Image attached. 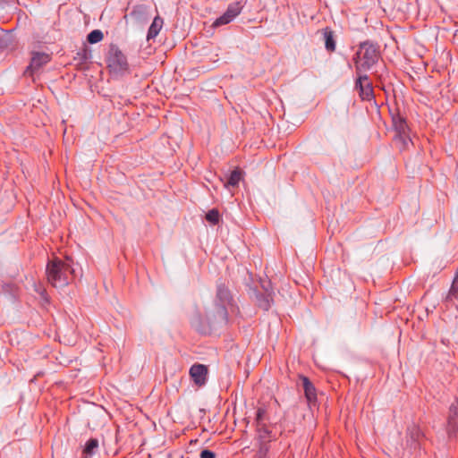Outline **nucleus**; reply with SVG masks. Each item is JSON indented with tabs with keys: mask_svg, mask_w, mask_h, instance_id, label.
<instances>
[{
	"mask_svg": "<svg viewBox=\"0 0 458 458\" xmlns=\"http://www.w3.org/2000/svg\"><path fill=\"white\" fill-rule=\"evenodd\" d=\"M256 301L259 308L264 310H268L273 302V293L266 290V293H259L256 294Z\"/></svg>",
	"mask_w": 458,
	"mask_h": 458,
	"instance_id": "obj_12",
	"label": "nucleus"
},
{
	"mask_svg": "<svg viewBox=\"0 0 458 458\" xmlns=\"http://www.w3.org/2000/svg\"><path fill=\"white\" fill-rule=\"evenodd\" d=\"M90 56V52L86 47H83L77 52L74 59L78 60L81 64H82L85 63L88 59H89Z\"/></svg>",
	"mask_w": 458,
	"mask_h": 458,
	"instance_id": "obj_22",
	"label": "nucleus"
},
{
	"mask_svg": "<svg viewBox=\"0 0 458 458\" xmlns=\"http://www.w3.org/2000/svg\"><path fill=\"white\" fill-rule=\"evenodd\" d=\"M10 44V37L7 30L0 28V48H6Z\"/></svg>",
	"mask_w": 458,
	"mask_h": 458,
	"instance_id": "obj_24",
	"label": "nucleus"
},
{
	"mask_svg": "<svg viewBox=\"0 0 458 458\" xmlns=\"http://www.w3.org/2000/svg\"><path fill=\"white\" fill-rule=\"evenodd\" d=\"M1 2H8L9 0H0Z\"/></svg>",
	"mask_w": 458,
	"mask_h": 458,
	"instance_id": "obj_27",
	"label": "nucleus"
},
{
	"mask_svg": "<svg viewBox=\"0 0 458 458\" xmlns=\"http://www.w3.org/2000/svg\"><path fill=\"white\" fill-rule=\"evenodd\" d=\"M104 38L103 32L99 30H94L89 33L87 39L90 44L100 42Z\"/></svg>",
	"mask_w": 458,
	"mask_h": 458,
	"instance_id": "obj_21",
	"label": "nucleus"
},
{
	"mask_svg": "<svg viewBox=\"0 0 458 458\" xmlns=\"http://www.w3.org/2000/svg\"><path fill=\"white\" fill-rule=\"evenodd\" d=\"M266 415H267V410L264 407H259L257 410V412H256V419H255L257 426L265 423L264 420H265Z\"/></svg>",
	"mask_w": 458,
	"mask_h": 458,
	"instance_id": "obj_25",
	"label": "nucleus"
},
{
	"mask_svg": "<svg viewBox=\"0 0 458 458\" xmlns=\"http://www.w3.org/2000/svg\"><path fill=\"white\" fill-rule=\"evenodd\" d=\"M458 431V400H455L449 408L447 417V432L455 435Z\"/></svg>",
	"mask_w": 458,
	"mask_h": 458,
	"instance_id": "obj_10",
	"label": "nucleus"
},
{
	"mask_svg": "<svg viewBox=\"0 0 458 458\" xmlns=\"http://www.w3.org/2000/svg\"><path fill=\"white\" fill-rule=\"evenodd\" d=\"M189 374L195 385L202 386L206 384L208 379V366L199 363L193 364L190 368Z\"/></svg>",
	"mask_w": 458,
	"mask_h": 458,
	"instance_id": "obj_9",
	"label": "nucleus"
},
{
	"mask_svg": "<svg viewBox=\"0 0 458 458\" xmlns=\"http://www.w3.org/2000/svg\"><path fill=\"white\" fill-rule=\"evenodd\" d=\"M162 26H163V19L160 18L159 16L155 17L149 29H148V35H147L148 40H149L151 38H155L158 35Z\"/></svg>",
	"mask_w": 458,
	"mask_h": 458,
	"instance_id": "obj_15",
	"label": "nucleus"
},
{
	"mask_svg": "<svg viewBox=\"0 0 458 458\" xmlns=\"http://www.w3.org/2000/svg\"><path fill=\"white\" fill-rule=\"evenodd\" d=\"M242 8L243 4L242 1H236L230 4L226 11L214 21L213 25L215 27H219L230 23L241 13Z\"/></svg>",
	"mask_w": 458,
	"mask_h": 458,
	"instance_id": "obj_7",
	"label": "nucleus"
},
{
	"mask_svg": "<svg viewBox=\"0 0 458 458\" xmlns=\"http://www.w3.org/2000/svg\"><path fill=\"white\" fill-rule=\"evenodd\" d=\"M220 215L217 209L213 208L206 214V219L213 225H216L219 222Z\"/></svg>",
	"mask_w": 458,
	"mask_h": 458,
	"instance_id": "obj_23",
	"label": "nucleus"
},
{
	"mask_svg": "<svg viewBox=\"0 0 458 458\" xmlns=\"http://www.w3.org/2000/svg\"><path fill=\"white\" fill-rule=\"evenodd\" d=\"M379 58L377 47L370 42H363L360 45V50L353 58L356 73H362L369 70Z\"/></svg>",
	"mask_w": 458,
	"mask_h": 458,
	"instance_id": "obj_2",
	"label": "nucleus"
},
{
	"mask_svg": "<svg viewBox=\"0 0 458 458\" xmlns=\"http://www.w3.org/2000/svg\"><path fill=\"white\" fill-rule=\"evenodd\" d=\"M270 445L266 442H260L259 449L254 454V458H270L269 457Z\"/></svg>",
	"mask_w": 458,
	"mask_h": 458,
	"instance_id": "obj_19",
	"label": "nucleus"
},
{
	"mask_svg": "<svg viewBox=\"0 0 458 458\" xmlns=\"http://www.w3.org/2000/svg\"><path fill=\"white\" fill-rule=\"evenodd\" d=\"M51 61V55L45 52H32L30 65L25 71V74L33 76L34 73L39 71L44 65Z\"/></svg>",
	"mask_w": 458,
	"mask_h": 458,
	"instance_id": "obj_8",
	"label": "nucleus"
},
{
	"mask_svg": "<svg viewBox=\"0 0 458 458\" xmlns=\"http://www.w3.org/2000/svg\"><path fill=\"white\" fill-rule=\"evenodd\" d=\"M106 61L110 72L114 75L123 76L130 72L126 55L114 44L110 45Z\"/></svg>",
	"mask_w": 458,
	"mask_h": 458,
	"instance_id": "obj_4",
	"label": "nucleus"
},
{
	"mask_svg": "<svg viewBox=\"0 0 458 458\" xmlns=\"http://www.w3.org/2000/svg\"><path fill=\"white\" fill-rule=\"evenodd\" d=\"M257 431L259 437L262 439L261 442L269 443L271 440L276 439V436L272 434V431L268 428L266 423L257 426Z\"/></svg>",
	"mask_w": 458,
	"mask_h": 458,
	"instance_id": "obj_16",
	"label": "nucleus"
},
{
	"mask_svg": "<svg viewBox=\"0 0 458 458\" xmlns=\"http://www.w3.org/2000/svg\"><path fill=\"white\" fill-rule=\"evenodd\" d=\"M98 449V440L97 438L89 439L82 450L83 458H90L92 457L97 450Z\"/></svg>",
	"mask_w": 458,
	"mask_h": 458,
	"instance_id": "obj_14",
	"label": "nucleus"
},
{
	"mask_svg": "<svg viewBox=\"0 0 458 458\" xmlns=\"http://www.w3.org/2000/svg\"><path fill=\"white\" fill-rule=\"evenodd\" d=\"M302 386L305 396L310 403L317 401L316 388L307 377H302Z\"/></svg>",
	"mask_w": 458,
	"mask_h": 458,
	"instance_id": "obj_13",
	"label": "nucleus"
},
{
	"mask_svg": "<svg viewBox=\"0 0 458 458\" xmlns=\"http://www.w3.org/2000/svg\"><path fill=\"white\" fill-rule=\"evenodd\" d=\"M242 180V172L240 168H235L230 174L228 181L225 183L226 188L232 186H238L239 182Z\"/></svg>",
	"mask_w": 458,
	"mask_h": 458,
	"instance_id": "obj_17",
	"label": "nucleus"
},
{
	"mask_svg": "<svg viewBox=\"0 0 458 458\" xmlns=\"http://www.w3.org/2000/svg\"><path fill=\"white\" fill-rule=\"evenodd\" d=\"M48 283L55 288L66 286L73 274L71 260L55 258L49 260L46 269Z\"/></svg>",
	"mask_w": 458,
	"mask_h": 458,
	"instance_id": "obj_1",
	"label": "nucleus"
},
{
	"mask_svg": "<svg viewBox=\"0 0 458 458\" xmlns=\"http://www.w3.org/2000/svg\"><path fill=\"white\" fill-rule=\"evenodd\" d=\"M393 127L394 131V142L399 150L405 151L413 145L410 136V129L405 119L397 115L393 117Z\"/></svg>",
	"mask_w": 458,
	"mask_h": 458,
	"instance_id": "obj_5",
	"label": "nucleus"
},
{
	"mask_svg": "<svg viewBox=\"0 0 458 458\" xmlns=\"http://www.w3.org/2000/svg\"><path fill=\"white\" fill-rule=\"evenodd\" d=\"M458 297V269L455 272L446 300L452 301Z\"/></svg>",
	"mask_w": 458,
	"mask_h": 458,
	"instance_id": "obj_18",
	"label": "nucleus"
},
{
	"mask_svg": "<svg viewBox=\"0 0 458 458\" xmlns=\"http://www.w3.org/2000/svg\"><path fill=\"white\" fill-rule=\"evenodd\" d=\"M322 35L326 50L329 53L335 52L336 49V40L333 30L329 27H326L322 30Z\"/></svg>",
	"mask_w": 458,
	"mask_h": 458,
	"instance_id": "obj_11",
	"label": "nucleus"
},
{
	"mask_svg": "<svg viewBox=\"0 0 458 458\" xmlns=\"http://www.w3.org/2000/svg\"><path fill=\"white\" fill-rule=\"evenodd\" d=\"M216 298L219 303L216 305V310L208 315L209 323L226 325L228 323V311L225 304L230 303L232 295L229 289L225 284H219L216 290Z\"/></svg>",
	"mask_w": 458,
	"mask_h": 458,
	"instance_id": "obj_3",
	"label": "nucleus"
},
{
	"mask_svg": "<svg viewBox=\"0 0 458 458\" xmlns=\"http://www.w3.org/2000/svg\"><path fill=\"white\" fill-rule=\"evenodd\" d=\"M408 436L411 439V445L416 447V445L421 437V432L419 428L413 426L411 428L408 429Z\"/></svg>",
	"mask_w": 458,
	"mask_h": 458,
	"instance_id": "obj_20",
	"label": "nucleus"
},
{
	"mask_svg": "<svg viewBox=\"0 0 458 458\" xmlns=\"http://www.w3.org/2000/svg\"><path fill=\"white\" fill-rule=\"evenodd\" d=\"M355 89L359 92V96L362 101H371L374 99V91L369 76L362 73H356Z\"/></svg>",
	"mask_w": 458,
	"mask_h": 458,
	"instance_id": "obj_6",
	"label": "nucleus"
},
{
	"mask_svg": "<svg viewBox=\"0 0 458 458\" xmlns=\"http://www.w3.org/2000/svg\"><path fill=\"white\" fill-rule=\"evenodd\" d=\"M199 456H200V458H215L216 454L214 452L205 449V450L201 451Z\"/></svg>",
	"mask_w": 458,
	"mask_h": 458,
	"instance_id": "obj_26",
	"label": "nucleus"
}]
</instances>
